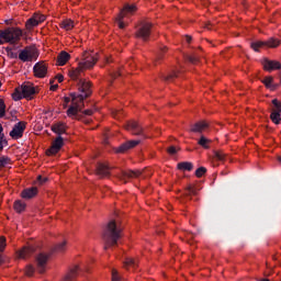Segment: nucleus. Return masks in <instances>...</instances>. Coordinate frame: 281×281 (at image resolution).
<instances>
[{
	"mask_svg": "<svg viewBox=\"0 0 281 281\" xmlns=\"http://www.w3.org/2000/svg\"><path fill=\"white\" fill-rule=\"evenodd\" d=\"M5 31H0V45H5Z\"/></svg>",
	"mask_w": 281,
	"mask_h": 281,
	"instance_id": "obj_46",
	"label": "nucleus"
},
{
	"mask_svg": "<svg viewBox=\"0 0 281 281\" xmlns=\"http://www.w3.org/2000/svg\"><path fill=\"white\" fill-rule=\"evenodd\" d=\"M175 78H179V70H173L169 75L161 77V79L165 82H172L175 80Z\"/></svg>",
	"mask_w": 281,
	"mask_h": 281,
	"instance_id": "obj_28",
	"label": "nucleus"
},
{
	"mask_svg": "<svg viewBox=\"0 0 281 281\" xmlns=\"http://www.w3.org/2000/svg\"><path fill=\"white\" fill-rule=\"evenodd\" d=\"M19 58L25 63L27 60H32V54L30 50H22L19 55Z\"/></svg>",
	"mask_w": 281,
	"mask_h": 281,
	"instance_id": "obj_31",
	"label": "nucleus"
},
{
	"mask_svg": "<svg viewBox=\"0 0 281 281\" xmlns=\"http://www.w3.org/2000/svg\"><path fill=\"white\" fill-rule=\"evenodd\" d=\"M119 76H122L121 71H116L112 75V78H119Z\"/></svg>",
	"mask_w": 281,
	"mask_h": 281,
	"instance_id": "obj_55",
	"label": "nucleus"
},
{
	"mask_svg": "<svg viewBox=\"0 0 281 281\" xmlns=\"http://www.w3.org/2000/svg\"><path fill=\"white\" fill-rule=\"evenodd\" d=\"M60 27H63V30H74V21L71 20H65L60 23Z\"/></svg>",
	"mask_w": 281,
	"mask_h": 281,
	"instance_id": "obj_33",
	"label": "nucleus"
},
{
	"mask_svg": "<svg viewBox=\"0 0 281 281\" xmlns=\"http://www.w3.org/2000/svg\"><path fill=\"white\" fill-rule=\"evenodd\" d=\"M69 58H71V55L65 50H61L57 56V65L59 67H64V65H67L69 61Z\"/></svg>",
	"mask_w": 281,
	"mask_h": 281,
	"instance_id": "obj_18",
	"label": "nucleus"
},
{
	"mask_svg": "<svg viewBox=\"0 0 281 281\" xmlns=\"http://www.w3.org/2000/svg\"><path fill=\"white\" fill-rule=\"evenodd\" d=\"M56 80H58V82H63V80H65V77L63 75H56Z\"/></svg>",
	"mask_w": 281,
	"mask_h": 281,
	"instance_id": "obj_52",
	"label": "nucleus"
},
{
	"mask_svg": "<svg viewBox=\"0 0 281 281\" xmlns=\"http://www.w3.org/2000/svg\"><path fill=\"white\" fill-rule=\"evenodd\" d=\"M194 169V165L190 161H182L178 164V170H182L183 172H192Z\"/></svg>",
	"mask_w": 281,
	"mask_h": 281,
	"instance_id": "obj_23",
	"label": "nucleus"
},
{
	"mask_svg": "<svg viewBox=\"0 0 281 281\" xmlns=\"http://www.w3.org/2000/svg\"><path fill=\"white\" fill-rule=\"evenodd\" d=\"M33 74L36 76V65L33 66Z\"/></svg>",
	"mask_w": 281,
	"mask_h": 281,
	"instance_id": "obj_59",
	"label": "nucleus"
},
{
	"mask_svg": "<svg viewBox=\"0 0 281 281\" xmlns=\"http://www.w3.org/2000/svg\"><path fill=\"white\" fill-rule=\"evenodd\" d=\"M65 102H66V104H69V102H71V99L70 98H65Z\"/></svg>",
	"mask_w": 281,
	"mask_h": 281,
	"instance_id": "obj_58",
	"label": "nucleus"
},
{
	"mask_svg": "<svg viewBox=\"0 0 281 281\" xmlns=\"http://www.w3.org/2000/svg\"><path fill=\"white\" fill-rule=\"evenodd\" d=\"M8 145V140L4 139L3 136H0V153L3 150V146Z\"/></svg>",
	"mask_w": 281,
	"mask_h": 281,
	"instance_id": "obj_47",
	"label": "nucleus"
},
{
	"mask_svg": "<svg viewBox=\"0 0 281 281\" xmlns=\"http://www.w3.org/2000/svg\"><path fill=\"white\" fill-rule=\"evenodd\" d=\"M1 133H3V126L0 124V137H3V134Z\"/></svg>",
	"mask_w": 281,
	"mask_h": 281,
	"instance_id": "obj_57",
	"label": "nucleus"
},
{
	"mask_svg": "<svg viewBox=\"0 0 281 281\" xmlns=\"http://www.w3.org/2000/svg\"><path fill=\"white\" fill-rule=\"evenodd\" d=\"M280 45V41L271 37L270 40L262 42V41H257V42H252L250 44L251 49H254V52H260V49L266 48V47H278Z\"/></svg>",
	"mask_w": 281,
	"mask_h": 281,
	"instance_id": "obj_4",
	"label": "nucleus"
},
{
	"mask_svg": "<svg viewBox=\"0 0 281 281\" xmlns=\"http://www.w3.org/2000/svg\"><path fill=\"white\" fill-rule=\"evenodd\" d=\"M23 95L25 100H32L34 98V94L36 93V88L34 87V83L27 81L24 82L22 86Z\"/></svg>",
	"mask_w": 281,
	"mask_h": 281,
	"instance_id": "obj_10",
	"label": "nucleus"
},
{
	"mask_svg": "<svg viewBox=\"0 0 281 281\" xmlns=\"http://www.w3.org/2000/svg\"><path fill=\"white\" fill-rule=\"evenodd\" d=\"M261 64L265 71L271 72V71L281 69V63L278 60H271V59L265 58Z\"/></svg>",
	"mask_w": 281,
	"mask_h": 281,
	"instance_id": "obj_11",
	"label": "nucleus"
},
{
	"mask_svg": "<svg viewBox=\"0 0 281 281\" xmlns=\"http://www.w3.org/2000/svg\"><path fill=\"white\" fill-rule=\"evenodd\" d=\"M36 56H38V52H36Z\"/></svg>",
	"mask_w": 281,
	"mask_h": 281,
	"instance_id": "obj_62",
	"label": "nucleus"
},
{
	"mask_svg": "<svg viewBox=\"0 0 281 281\" xmlns=\"http://www.w3.org/2000/svg\"><path fill=\"white\" fill-rule=\"evenodd\" d=\"M47 76V66L44 61L36 63V78H45Z\"/></svg>",
	"mask_w": 281,
	"mask_h": 281,
	"instance_id": "obj_17",
	"label": "nucleus"
},
{
	"mask_svg": "<svg viewBox=\"0 0 281 281\" xmlns=\"http://www.w3.org/2000/svg\"><path fill=\"white\" fill-rule=\"evenodd\" d=\"M0 87H1V82H0Z\"/></svg>",
	"mask_w": 281,
	"mask_h": 281,
	"instance_id": "obj_63",
	"label": "nucleus"
},
{
	"mask_svg": "<svg viewBox=\"0 0 281 281\" xmlns=\"http://www.w3.org/2000/svg\"><path fill=\"white\" fill-rule=\"evenodd\" d=\"M102 238L105 243L104 249L115 247L117 240L122 238V228L117 227V223L114 220L110 221L105 226Z\"/></svg>",
	"mask_w": 281,
	"mask_h": 281,
	"instance_id": "obj_3",
	"label": "nucleus"
},
{
	"mask_svg": "<svg viewBox=\"0 0 281 281\" xmlns=\"http://www.w3.org/2000/svg\"><path fill=\"white\" fill-rule=\"evenodd\" d=\"M36 183H37L38 186H44V183H47V177L37 176V178H36Z\"/></svg>",
	"mask_w": 281,
	"mask_h": 281,
	"instance_id": "obj_43",
	"label": "nucleus"
},
{
	"mask_svg": "<svg viewBox=\"0 0 281 281\" xmlns=\"http://www.w3.org/2000/svg\"><path fill=\"white\" fill-rule=\"evenodd\" d=\"M8 262V256L0 255V265H5Z\"/></svg>",
	"mask_w": 281,
	"mask_h": 281,
	"instance_id": "obj_50",
	"label": "nucleus"
},
{
	"mask_svg": "<svg viewBox=\"0 0 281 281\" xmlns=\"http://www.w3.org/2000/svg\"><path fill=\"white\" fill-rule=\"evenodd\" d=\"M213 155H214V158L217 159V161H225V157H227V155H225L223 150H214Z\"/></svg>",
	"mask_w": 281,
	"mask_h": 281,
	"instance_id": "obj_35",
	"label": "nucleus"
},
{
	"mask_svg": "<svg viewBox=\"0 0 281 281\" xmlns=\"http://www.w3.org/2000/svg\"><path fill=\"white\" fill-rule=\"evenodd\" d=\"M184 58L188 63H191V65H196L199 63V55L196 53L186 55Z\"/></svg>",
	"mask_w": 281,
	"mask_h": 281,
	"instance_id": "obj_30",
	"label": "nucleus"
},
{
	"mask_svg": "<svg viewBox=\"0 0 281 281\" xmlns=\"http://www.w3.org/2000/svg\"><path fill=\"white\" fill-rule=\"evenodd\" d=\"M210 128V123L206 121H199L191 125V133H204V131H207Z\"/></svg>",
	"mask_w": 281,
	"mask_h": 281,
	"instance_id": "obj_15",
	"label": "nucleus"
},
{
	"mask_svg": "<svg viewBox=\"0 0 281 281\" xmlns=\"http://www.w3.org/2000/svg\"><path fill=\"white\" fill-rule=\"evenodd\" d=\"M23 133H25V122H19L10 132V137H12V139H21V137H23Z\"/></svg>",
	"mask_w": 281,
	"mask_h": 281,
	"instance_id": "obj_9",
	"label": "nucleus"
},
{
	"mask_svg": "<svg viewBox=\"0 0 281 281\" xmlns=\"http://www.w3.org/2000/svg\"><path fill=\"white\" fill-rule=\"evenodd\" d=\"M21 36H23V31L20 29L9 27L4 30V38L7 43L14 44L16 41H21Z\"/></svg>",
	"mask_w": 281,
	"mask_h": 281,
	"instance_id": "obj_5",
	"label": "nucleus"
},
{
	"mask_svg": "<svg viewBox=\"0 0 281 281\" xmlns=\"http://www.w3.org/2000/svg\"><path fill=\"white\" fill-rule=\"evenodd\" d=\"M48 262H49V255L45 252H40L36 256V272L45 273V271H47Z\"/></svg>",
	"mask_w": 281,
	"mask_h": 281,
	"instance_id": "obj_7",
	"label": "nucleus"
},
{
	"mask_svg": "<svg viewBox=\"0 0 281 281\" xmlns=\"http://www.w3.org/2000/svg\"><path fill=\"white\" fill-rule=\"evenodd\" d=\"M65 249H67V241L64 240L55 245V247L53 248V251L54 254H64Z\"/></svg>",
	"mask_w": 281,
	"mask_h": 281,
	"instance_id": "obj_27",
	"label": "nucleus"
},
{
	"mask_svg": "<svg viewBox=\"0 0 281 281\" xmlns=\"http://www.w3.org/2000/svg\"><path fill=\"white\" fill-rule=\"evenodd\" d=\"M98 63V53L89 54L85 53L83 60L79 63L77 68L69 70L68 76L71 80H78L79 94L76 92L70 93L71 105L67 110L68 117H75V120H82V109H85V99L91 95V82L86 79H80L85 69H92Z\"/></svg>",
	"mask_w": 281,
	"mask_h": 281,
	"instance_id": "obj_1",
	"label": "nucleus"
},
{
	"mask_svg": "<svg viewBox=\"0 0 281 281\" xmlns=\"http://www.w3.org/2000/svg\"><path fill=\"white\" fill-rule=\"evenodd\" d=\"M12 164V160L8 156H1L0 157V170L1 168H5V166H10Z\"/></svg>",
	"mask_w": 281,
	"mask_h": 281,
	"instance_id": "obj_32",
	"label": "nucleus"
},
{
	"mask_svg": "<svg viewBox=\"0 0 281 281\" xmlns=\"http://www.w3.org/2000/svg\"><path fill=\"white\" fill-rule=\"evenodd\" d=\"M25 27L26 32H32V30L36 27V13H34L33 16L26 21Z\"/></svg>",
	"mask_w": 281,
	"mask_h": 281,
	"instance_id": "obj_26",
	"label": "nucleus"
},
{
	"mask_svg": "<svg viewBox=\"0 0 281 281\" xmlns=\"http://www.w3.org/2000/svg\"><path fill=\"white\" fill-rule=\"evenodd\" d=\"M137 177H142V171L123 170L119 173V178L121 181H124V183H126V179H137Z\"/></svg>",
	"mask_w": 281,
	"mask_h": 281,
	"instance_id": "obj_14",
	"label": "nucleus"
},
{
	"mask_svg": "<svg viewBox=\"0 0 281 281\" xmlns=\"http://www.w3.org/2000/svg\"><path fill=\"white\" fill-rule=\"evenodd\" d=\"M11 97H12V100H14V102H19V100H23V98L25 97L23 94L22 86L15 88Z\"/></svg>",
	"mask_w": 281,
	"mask_h": 281,
	"instance_id": "obj_24",
	"label": "nucleus"
},
{
	"mask_svg": "<svg viewBox=\"0 0 281 281\" xmlns=\"http://www.w3.org/2000/svg\"><path fill=\"white\" fill-rule=\"evenodd\" d=\"M26 276H34V268L32 266H27L25 270Z\"/></svg>",
	"mask_w": 281,
	"mask_h": 281,
	"instance_id": "obj_48",
	"label": "nucleus"
},
{
	"mask_svg": "<svg viewBox=\"0 0 281 281\" xmlns=\"http://www.w3.org/2000/svg\"><path fill=\"white\" fill-rule=\"evenodd\" d=\"M278 161H279V164H281V156H278Z\"/></svg>",
	"mask_w": 281,
	"mask_h": 281,
	"instance_id": "obj_61",
	"label": "nucleus"
},
{
	"mask_svg": "<svg viewBox=\"0 0 281 281\" xmlns=\"http://www.w3.org/2000/svg\"><path fill=\"white\" fill-rule=\"evenodd\" d=\"M5 247H7L5 237H4V236H1V237H0V251H1V252L5 251Z\"/></svg>",
	"mask_w": 281,
	"mask_h": 281,
	"instance_id": "obj_45",
	"label": "nucleus"
},
{
	"mask_svg": "<svg viewBox=\"0 0 281 281\" xmlns=\"http://www.w3.org/2000/svg\"><path fill=\"white\" fill-rule=\"evenodd\" d=\"M186 41H187V43H192V36L187 35V36H186Z\"/></svg>",
	"mask_w": 281,
	"mask_h": 281,
	"instance_id": "obj_56",
	"label": "nucleus"
},
{
	"mask_svg": "<svg viewBox=\"0 0 281 281\" xmlns=\"http://www.w3.org/2000/svg\"><path fill=\"white\" fill-rule=\"evenodd\" d=\"M45 19H47V16H45V14H41V13H36V25H38V23H44Z\"/></svg>",
	"mask_w": 281,
	"mask_h": 281,
	"instance_id": "obj_42",
	"label": "nucleus"
},
{
	"mask_svg": "<svg viewBox=\"0 0 281 281\" xmlns=\"http://www.w3.org/2000/svg\"><path fill=\"white\" fill-rule=\"evenodd\" d=\"M112 281H122V277L115 269H112Z\"/></svg>",
	"mask_w": 281,
	"mask_h": 281,
	"instance_id": "obj_40",
	"label": "nucleus"
},
{
	"mask_svg": "<svg viewBox=\"0 0 281 281\" xmlns=\"http://www.w3.org/2000/svg\"><path fill=\"white\" fill-rule=\"evenodd\" d=\"M153 24L150 22H143L136 32V38H142V41H148L150 38V30Z\"/></svg>",
	"mask_w": 281,
	"mask_h": 281,
	"instance_id": "obj_8",
	"label": "nucleus"
},
{
	"mask_svg": "<svg viewBox=\"0 0 281 281\" xmlns=\"http://www.w3.org/2000/svg\"><path fill=\"white\" fill-rule=\"evenodd\" d=\"M186 192H187V196H190V195H192V194H196V190H195L194 187H192V186H188V187L186 188Z\"/></svg>",
	"mask_w": 281,
	"mask_h": 281,
	"instance_id": "obj_44",
	"label": "nucleus"
},
{
	"mask_svg": "<svg viewBox=\"0 0 281 281\" xmlns=\"http://www.w3.org/2000/svg\"><path fill=\"white\" fill-rule=\"evenodd\" d=\"M127 65L130 66V67H135V60L134 59H130L128 61H127Z\"/></svg>",
	"mask_w": 281,
	"mask_h": 281,
	"instance_id": "obj_54",
	"label": "nucleus"
},
{
	"mask_svg": "<svg viewBox=\"0 0 281 281\" xmlns=\"http://www.w3.org/2000/svg\"><path fill=\"white\" fill-rule=\"evenodd\" d=\"M25 207H27V205L25 204V202H23V200H16L13 203V209L18 214L25 212Z\"/></svg>",
	"mask_w": 281,
	"mask_h": 281,
	"instance_id": "obj_25",
	"label": "nucleus"
},
{
	"mask_svg": "<svg viewBox=\"0 0 281 281\" xmlns=\"http://www.w3.org/2000/svg\"><path fill=\"white\" fill-rule=\"evenodd\" d=\"M262 82L267 89H270V91H276V89H278V87H280V83H273V77H271V76L265 77Z\"/></svg>",
	"mask_w": 281,
	"mask_h": 281,
	"instance_id": "obj_20",
	"label": "nucleus"
},
{
	"mask_svg": "<svg viewBox=\"0 0 281 281\" xmlns=\"http://www.w3.org/2000/svg\"><path fill=\"white\" fill-rule=\"evenodd\" d=\"M34 254V247L27 246L15 252L16 260H27Z\"/></svg>",
	"mask_w": 281,
	"mask_h": 281,
	"instance_id": "obj_13",
	"label": "nucleus"
},
{
	"mask_svg": "<svg viewBox=\"0 0 281 281\" xmlns=\"http://www.w3.org/2000/svg\"><path fill=\"white\" fill-rule=\"evenodd\" d=\"M270 120L273 124H280L281 122V113L279 112H271Z\"/></svg>",
	"mask_w": 281,
	"mask_h": 281,
	"instance_id": "obj_34",
	"label": "nucleus"
},
{
	"mask_svg": "<svg viewBox=\"0 0 281 281\" xmlns=\"http://www.w3.org/2000/svg\"><path fill=\"white\" fill-rule=\"evenodd\" d=\"M272 104H273L272 112L281 113V102L278 99H273Z\"/></svg>",
	"mask_w": 281,
	"mask_h": 281,
	"instance_id": "obj_36",
	"label": "nucleus"
},
{
	"mask_svg": "<svg viewBox=\"0 0 281 281\" xmlns=\"http://www.w3.org/2000/svg\"><path fill=\"white\" fill-rule=\"evenodd\" d=\"M124 267H137V261L133 258H127L124 262Z\"/></svg>",
	"mask_w": 281,
	"mask_h": 281,
	"instance_id": "obj_38",
	"label": "nucleus"
},
{
	"mask_svg": "<svg viewBox=\"0 0 281 281\" xmlns=\"http://www.w3.org/2000/svg\"><path fill=\"white\" fill-rule=\"evenodd\" d=\"M5 115V102H3V99H0V117H3Z\"/></svg>",
	"mask_w": 281,
	"mask_h": 281,
	"instance_id": "obj_41",
	"label": "nucleus"
},
{
	"mask_svg": "<svg viewBox=\"0 0 281 281\" xmlns=\"http://www.w3.org/2000/svg\"><path fill=\"white\" fill-rule=\"evenodd\" d=\"M97 175H99V177H109V175H111L109 166L104 164H99L97 167Z\"/></svg>",
	"mask_w": 281,
	"mask_h": 281,
	"instance_id": "obj_22",
	"label": "nucleus"
},
{
	"mask_svg": "<svg viewBox=\"0 0 281 281\" xmlns=\"http://www.w3.org/2000/svg\"><path fill=\"white\" fill-rule=\"evenodd\" d=\"M167 52L166 46H161L157 56H156V60H161L164 58V53Z\"/></svg>",
	"mask_w": 281,
	"mask_h": 281,
	"instance_id": "obj_39",
	"label": "nucleus"
},
{
	"mask_svg": "<svg viewBox=\"0 0 281 281\" xmlns=\"http://www.w3.org/2000/svg\"><path fill=\"white\" fill-rule=\"evenodd\" d=\"M205 172H207V169L205 167H200L195 170V177L201 179V177H203Z\"/></svg>",
	"mask_w": 281,
	"mask_h": 281,
	"instance_id": "obj_37",
	"label": "nucleus"
},
{
	"mask_svg": "<svg viewBox=\"0 0 281 281\" xmlns=\"http://www.w3.org/2000/svg\"><path fill=\"white\" fill-rule=\"evenodd\" d=\"M52 131L53 133H56V135H58V137H60L63 134H65L67 132V126L64 123H55L54 125H52Z\"/></svg>",
	"mask_w": 281,
	"mask_h": 281,
	"instance_id": "obj_19",
	"label": "nucleus"
},
{
	"mask_svg": "<svg viewBox=\"0 0 281 281\" xmlns=\"http://www.w3.org/2000/svg\"><path fill=\"white\" fill-rule=\"evenodd\" d=\"M65 145L63 136H58L53 143L50 148L46 151L47 155H56L60 151V148Z\"/></svg>",
	"mask_w": 281,
	"mask_h": 281,
	"instance_id": "obj_12",
	"label": "nucleus"
},
{
	"mask_svg": "<svg viewBox=\"0 0 281 281\" xmlns=\"http://www.w3.org/2000/svg\"><path fill=\"white\" fill-rule=\"evenodd\" d=\"M167 151L169 153V155H177V147L175 146H170Z\"/></svg>",
	"mask_w": 281,
	"mask_h": 281,
	"instance_id": "obj_49",
	"label": "nucleus"
},
{
	"mask_svg": "<svg viewBox=\"0 0 281 281\" xmlns=\"http://www.w3.org/2000/svg\"><path fill=\"white\" fill-rule=\"evenodd\" d=\"M206 30H212V27H210V24L205 25Z\"/></svg>",
	"mask_w": 281,
	"mask_h": 281,
	"instance_id": "obj_60",
	"label": "nucleus"
},
{
	"mask_svg": "<svg viewBox=\"0 0 281 281\" xmlns=\"http://www.w3.org/2000/svg\"><path fill=\"white\" fill-rule=\"evenodd\" d=\"M82 113L83 115H93V110H86Z\"/></svg>",
	"mask_w": 281,
	"mask_h": 281,
	"instance_id": "obj_53",
	"label": "nucleus"
},
{
	"mask_svg": "<svg viewBox=\"0 0 281 281\" xmlns=\"http://www.w3.org/2000/svg\"><path fill=\"white\" fill-rule=\"evenodd\" d=\"M137 7H135V4H125L123 10L120 12L117 19H116V23L120 27V30H124L126 27V24L122 21V19H124V16H126V14H133V12H136Z\"/></svg>",
	"mask_w": 281,
	"mask_h": 281,
	"instance_id": "obj_6",
	"label": "nucleus"
},
{
	"mask_svg": "<svg viewBox=\"0 0 281 281\" xmlns=\"http://www.w3.org/2000/svg\"><path fill=\"white\" fill-rule=\"evenodd\" d=\"M126 131H128L131 134L138 137V139L135 140H127L123 144H121L116 148V153H126L131 150V148H135V146H139L144 139H146V132H144V127L139 124L137 121H130L125 125Z\"/></svg>",
	"mask_w": 281,
	"mask_h": 281,
	"instance_id": "obj_2",
	"label": "nucleus"
},
{
	"mask_svg": "<svg viewBox=\"0 0 281 281\" xmlns=\"http://www.w3.org/2000/svg\"><path fill=\"white\" fill-rule=\"evenodd\" d=\"M22 199H25L26 201L30 199H34L36 196V188L32 187L29 189H25L21 193Z\"/></svg>",
	"mask_w": 281,
	"mask_h": 281,
	"instance_id": "obj_21",
	"label": "nucleus"
},
{
	"mask_svg": "<svg viewBox=\"0 0 281 281\" xmlns=\"http://www.w3.org/2000/svg\"><path fill=\"white\" fill-rule=\"evenodd\" d=\"M50 91H56L58 89V85H54V79H50Z\"/></svg>",
	"mask_w": 281,
	"mask_h": 281,
	"instance_id": "obj_51",
	"label": "nucleus"
},
{
	"mask_svg": "<svg viewBox=\"0 0 281 281\" xmlns=\"http://www.w3.org/2000/svg\"><path fill=\"white\" fill-rule=\"evenodd\" d=\"M80 271V266H75L69 269L67 274L61 279V281H74L78 278V273Z\"/></svg>",
	"mask_w": 281,
	"mask_h": 281,
	"instance_id": "obj_16",
	"label": "nucleus"
},
{
	"mask_svg": "<svg viewBox=\"0 0 281 281\" xmlns=\"http://www.w3.org/2000/svg\"><path fill=\"white\" fill-rule=\"evenodd\" d=\"M199 146H201L202 148H205L207 150V148H210V144H212V140L203 135H201L200 139L198 140Z\"/></svg>",
	"mask_w": 281,
	"mask_h": 281,
	"instance_id": "obj_29",
	"label": "nucleus"
}]
</instances>
